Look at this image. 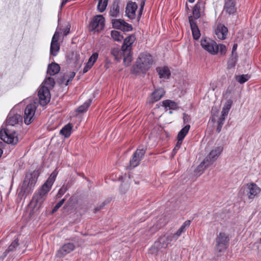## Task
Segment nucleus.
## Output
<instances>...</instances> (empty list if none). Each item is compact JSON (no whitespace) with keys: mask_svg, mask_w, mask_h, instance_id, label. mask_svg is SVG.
<instances>
[{"mask_svg":"<svg viewBox=\"0 0 261 261\" xmlns=\"http://www.w3.org/2000/svg\"><path fill=\"white\" fill-rule=\"evenodd\" d=\"M21 120L22 117L19 114H9L6 120V128L0 132V138L8 144L16 145L18 142L17 135L11 127L17 124Z\"/></svg>","mask_w":261,"mask_h":261,"instance_id":"nucleus-1","label":"nucleus"},{"mask_svg":"<svg viewBox=\"0 0 261 261\" xmlns=\"http://www.w3.org/2000/svg\"><path fill=\"white\" fill-rule=\"evenodd\" d=\"M49 191L41 187L37 192L34 193L30 203V206L33 208L32 213L38 212L47 197Z\"/></svg>","mask_w":261,"mask_h":261,"instance_id":"nucleus-2","label":"nucleus"},{"mask_svg":"<svg viewBox=\"0 0 261 261\" xmlns=\"http://www.w3.org/2000/svg\"><path fill=\"white\" fill-rule=\"evenodd\" d=\"M135 40V37L130 35L127 37L124 40L122 46L123 63L125 66H128L132 60L131 53L132 45Z\"/></svg>","mask_w":261,"mask_h":261,"instance_id":"nucleus-3","label":"nucleus"},{"mask_svg":"<svg viewBox=\"0 0 261 261\" xmlns=\"http://www.w3.org/2000/svg\"><path fill=\"white\" fill-rule=\"evenodd\" d=\"M153 60L152 56L148 53L141 54L136 61V72H144L149 69L152 64Z\"/></svg>","mask_w":261,"mask_h":261,"instance_id":"nucleus-4","label":"nucleus"},{"mask_svg":"<svg viewBox=\"0 0 261 261\" xmlns=\"http://www.w3.org/2000/svg\"><path fill=\"white\" fill-rule=\"evenodd\" d=\"M171 241V236H164L160 237L151 248L152 253L158 254L159 252H163L168 248Z\"/></svg>","mask_w":261,"mask_h":261,"instance_id":"nucleus-5","label":"nucleus"},{"mask_svg":"<svg viewBox=\"0 0 261 261\" xmlns=\"http://www.w3.org/2000/svg\"><path fill=\"white\" fill-rule=\"evenodd\" d=\"M200 44L202 47L211 55H215L218 53L217 43L213 40L206 37H202Z\"/></svg>","mask_w":261,"mask_h":261,"instance_id":"nucleus-6","label":"nucleus"},{"mask_svg":"<svg viewBox=\"0 0 261 261\" xmlns=\"http://www.w3.org/2000/svg\"><path fill=\"white\" fill-rule=\"evenodd\" d=\"M260 189L254 183L246 184L243 188V194L252 200L260 193Z\"/></svg>","mask_w":261,"mask_h":261,"instance_id":"nucleus-7","label":"nucleus"},{"mask_svg":"<svg viewBox=\"0 0 261 261\" xmlns=\"http://www.w3.org/2000/svg\"><path fill=\"white\" fill-rule=\"evenodd\" d=\"M146 150V148L145 146H139L129 161L130 167L134 168L139 165L145 153Z\"/></svg>","mask_w":261,"mask_h":261,"instance_id":"nucleus-8","label":"nucleus"},{"mask_svg":"<svg viewBox=\"0 0 261 261\" xmlns=\"http://www.w3.org/2000/svg\"><path fill=\"white\" fill-rule=\"evenodd\" d=\"M36 181L37 177L35 175L33 174L27 175L22 185V190L26 193L32 192Z\"/></svg>","mask_w":261,"mask_h":261,"instance_id":"nucleus-9","label":"nucleus"},{"mask_svg":"<svg viewBox=\"0 0 261 261\" xmlns=\"http://www.w3.org/2000/svg\"><path fill=\"white\" fill-rule=\"evenodd\" d=\"M229 241L228 237L225 233L220 232L216 239L215 251L221 252L224 250Z\"/></svg>","mask_w":261,"mask_h":261,"instance_id":"nucleus-10","label":"nucleus"},{"mask_svg":"<svg viewBox=\"0 0 261 261\" xmlns=\"http://www.w3.org/2000/svg\"><path fill=\"white\" fill-rule=\"evenodd\" d=\"M223 150L222 146L214 147L204 159L207 163L206 165H212L218 159Z\"/></svg>","mask_w":261,"mask_h":261,"instance_id":"nucleus-11","label":"nucleus"},{"mask_svg":"<svg viewBox=\"0 0 261 261\" xmlns=\"http://www.w3.org/2000/svg\"><path fill=\"white\" fill-rule=\"evenodd\" d=\"M36 110L35 103H31L27 106L24 112V122L29 125L31 123L34 119V115Z\"/></svg>","mask_w":261,"mask_h":261,"instance_id":"nucleus-12","label":"nucleus"},{"mask_svg":"<svg viewBox=\"0 0 261 261\" xmlns=\"http://www.w3.org/2000/svg\"><path fill=\"white\" fill-rule=\"evenodd\" d=\"M38 95L41 105L45 106L48 103L50 99L49 89L45 86L42 85L38 91Z\"/></svg>","mask_w":261,"mask_h":261,"instance_id":"nucleus-13","label":"nucleus"},{"mask_svg":"<svg viewBox=\"0 0 261 261\" xmlns=\"http://www.w3.org/2000/svg\"><path fill=\"white\" fill-rule=\"evenodd\" d=\"M105 27V18L101 15L95 16L90 23V28L92 31L99 32Z\"/></svg>","mask_w":261,"mask_h":261,"instance_id":"nucleus-14","label":"nucleus"},{"mask_svg":"<svg viewBox=\"0 0 261 261\" xmlns=\"http://www.w3.org/2000/svg\"><path fill=\"white\" fill-rule=\"evenodd\" d=\"M58 29V28L52 38L50 44V54L53 56H57L60 50V45L58 43L60 33Z\"/></svg>","mask_w":261,"mask_h":261,"instance_id":"nucleus-15","label":"nucleus"},{"mask_svg":"<svg viewBox=\"0 0 261 261\" xmlns=\"http://www.w3.org/2000/svg\"><path fill=\"white\" fill-rule=\"evenodd\" d=\"M75 248V246L73 243H68L63 245L57 251L56 256L58 257H62L66 254L70 253Z\"/></svg>","mask_w":261,"mask_h":261,"instance_id":"nucleus-16","label":"nucleus"},{"mask_svg":"<svg viewBox=\"0 0 261 261\" xmlns=\"http://www.w3.org/2000/svg\"><path fill=\"white\" fill-rule=\"evenodd\" d=\"M204 5L205 3L200 1L197 3V4L194 6L193 10V18L194 19H197L200 17L201 15L203 14L204 11Z\"/></svg>","mask_w":261,"mask_h":261,"instance_id":"nucleus-17","label":"nucleus"},{"mask_svg":"<svg viewBox=\"0 0 261 261\" xmlns=\"http://www.w3.org/2000/svg\"><path fill=\"white\" fill-rule=\"evenodd\" d=\"M138 8V5L135 2H130L126 7V15L130 19H134L136 17V11Z\"/></svg>","mask_w":261,"mask_h":261,"instance_id":"nucleus-18","label":"nucleus"},{"mask_svg":"<svg viewBox=\"0 0 261 261\" xmlns=\"http://www.w3.org/2000/svg\"><path fill=\"white\" fill-rule=\"evenodd\" d=\"M189 20L190 24L193 38L195 40H197L200 36V33L197 25L196 22L195 20L193 19L192 16H189Z\"/></svg>","mask_w":261,"mask_h":261,"instance_id":"nucleus-19","label":"nucleus"},{"mask_svg":"<svg viewBox=\"0 0 261 261\" xmlns=\"http://www.w3.org/2000/svg\"><path fill=\"white\" fill-rule=\"evenodd\" d=\"M165 92L163 88H159L154 91L149 98L150 103H154L159 100L165 94Z\"/></svg>","mask_w":261,"mask_h":261,"instance_id":"nucleus-20","label":"nucleus"},{"mask_svg":"<svg viewBox=\"0 0 261 261\" xmlns=\"http://www.w3.org/2000/svg\"><path fill=\"white\" fill-rule=\"evenodd\" d=\"M228 33L227 28L223 24H220L217 25L215 30V34L221 40H224L226 38Z\"/></svg>","mask_w":261,"mask_h":261,"instance_id":"nucleus-21","label":"nucleus"},{"mask_svg":"<svg viewBox=\"0 0 261 261\" xmlns=\"http://www.w3.org/2000/svg\"><path fill=\"white\" fill-rule=\"evenodd\" d=\"M57 175V172L55 170L50 175L49 177L48 178L45 182L41 186V187L43 188L47 191H49L56 179Z\"/></svg>","mask_w":261,"mask_h":261,"instance_id":"nucleus-22","label":"nucleus"},{"mask_svg":"<svg viewBox=\"0 0 261 261\" xmlns=\"http://www.w3.org/2000/svg\"><path fill=\"white\" fill-rule=\"evenodd\" d=\"M160 79H168L169 78L171 72L168 67L161 66L156 68Z\"/></svg>","mask_w":261,"mask_h":261,"instance_id":"nucleus-23","label":"nucleus"},{"mask_svg":"<svg viewBox=\"0 0 261 261\" xmlns=\"http://www.w3.org/2000/svg\"><path fill=\"white\" fill-rule=\"evenodd\" d=\"M60 70L59 64L56 63H52L49 64L47 68V73L50 75H54L58 73Z\"/></svg>","mask_w":261,"mask_h":261,"instance_id":"nucleus-24","label":"nucleus"},{"mask_svg":"<svg viewBox=\"0 0 261 261\" xmlns=\"http://www.w3.org/2000/svg\"><path fill=\"white\" fill-rule=\"evenodd\" d=\"M225 11L229 13L232 14L236 11L235 3L233 0H227L225 2Z\"/></svg>","mask_w":261,"mask_h":261,"instance_id":"nucleus-25","label":"nucleus"},{"mask_svg":"<svg viewBox=\"0 0 261 261\" xmlns=\"http://www.w3.org/2000/svg\"><path fill=\"white\" fill-rule=\"evenodd\" d=\"M72 127V125L69 123L66 125L61 129L60 134L65 138H68L71 135Z\"/></svg>","mask_w":261,"mask_h":261,"instance_id":"nucleus-26","label":"nucleus"},{"mask_svg":"<svg viewBox=\"0 0 261 261\" xmlns=\"http://www.w3.org/2000/svg\"><path fill=\"white\" fill-rule=\"evenodd\" d=\"M206 165L207 163L205 162L204 160H203L200 164L195 169V172L196 174L198 176L201 175L203 173V171L206 169V168L210 166V165Z\"/></svg>","mask_w":261,"mask_h":261,"instance_id":"nucleus-27","label":"nucleus"},{"mask_svg":"<svg viewBox=\"0 0 261 261\" xmlns=\"http://www.w3.org/2000/svg\"><path fill=\"white\" fill-rule=\"evenodd\" d=\"M162 104L163 106L165 108H168L169 109L175 110L177 108V104L169 99L163 101Z\"/></svg>","mask_w":261,"mask_h":261,"instance_id":"nucleus-28","label":"nucleus"},{"mask_svg":"<svg viewBox=\"0 0 261 261\" xmlns=\"http://www.w3.org/2000/svg\"><path fill=\"white\" fill-rule=\"evenodd\" d=\"M122 49L120 50L118 47H114L111 50V54L115 57V59L120 61L121 58H123V53Z\"/></svg>","mask_w":261,"mask_h":261,"instance_id":"nucleus-29","label":"nucleus"},{"mask_svg":"<svg viewBox=\"0 0 261 261\" xmlns=\"http://www.w3.org/2000/svg\"><path fill=\"white\" fill-rule=\"evenodd\" d=\"M190 128L189 124H187L184 128H182L178 133L177 139L180 140H183L187 133H188Z\"/></svg>","mask_w":261,"mask_h":261,"instance_id":"nucleus-30","label":"nucleus"},{"mask_svg":"<svg viewBox=\"0 0 261 261\" xmlns=\"http://www.w3.org/2000/svg\"><path fill=\"white\" fill-rule=\"evenodd\" d=\"M119 13V7L118 3L114 2L111 8L110 15L113 17H117Z\"/></svg>","mask_w":261,"mask_h":261,"instance_id":"nucleus-31","label":"nucleus"},{"mask_svg":"<svg viewBox=\"0 0 261 261\" xmlns=\"http://www.w3.org/2000/svg\"><path fill=\"white\" fill-rule=\"evenodd\" d=\"M108 0H98V3L97 6L98 11L102 13L106 9L108 5Z\"/></svg>","mask_w":261,"mask_h":261,"instance_id":"nucleus-32","label":"nucleus"},{"mask_svg":"<svg viewBox=\"0 0 261 261\" xmlns=\"http://www.w3.org/2000/svg\"><path fill=\"white\" fill-rule=\"evenodd\" d=\"M91 103V100L88 99L85 103L80 106L77 109V111L80 113H83L87 111Z\"/></svg>","mask_w":261,"mask_h":261,"instance_id":"nucleus-33","label":"nucleus"},{"mask_svg":"<svg viewBox=\"0 0 261 261\" xmlns=\"http://www.w3.org/2000/svg\"><path fill=\"white\" fill-rule=\"evenodd\" d=\"M124 20L121 19H113L112 20V23L113 28L122 30Z\"/></svg>","mask_w":261,"mask_h":261,"instance_id":"nucleus-34","label":"nucleus"},{"mask_svg":"<svg viewBox=\"0 0 261 261\" xmlns=\"http://www.w3.org/2000/svg\"><path fill=\"white\" fill-rule=\"evenodd\" d=\"M111 35L112 38L117 41H121L123 39V36L120 34V33L117 31H112Z\"/></svg>","mask_w":261,"mask_h":261,"instance_id":"nucleus-35","label":"nucleus"},{"mask_svg":"<svg viewBox=\"0 0 261 261\" xmlns=\"http://www.w3.org/2000/svg\"><path fill=\"white\" fill-rule=\"evenodd\" d=\"M250 78L248 74H243L241 75H237L236 76V80L240 84H243L247 82Z\"/></svg>","mask_w":261,"mask_h":261,"instance_id":"nucleus-36","label":"nucleus"},{"mask_svg":"<svg viewBox=\"0 0 261 261\" xmlns=\"http://www.w3.org/2000/svg\"><path fill=\"white\" fill-rule=\"evenodd\" d=\"M43 84L44 86L48 87L49 89V88H52L54 87L55 82L53 78L48 77L45 80Z\"/></svg>","mask_w":261,"mask_h":261,"instance_id":"nucleus-37","label":"nucleus"},{"mask_svg":"<svg viewBox=\"0 0 261 261\" xmlns=\"http://www.w3.org/2000/svg\"><path fill=\"white\" fill-rule=\"evenodd\" d=\"M75 75V72H69L66 75H65L63 77L64 80H66L65 85L67 86L68 85L69 83L70 82L72 79L74 78Z\"/></svg>","mask_w":261,"mask_h":261,"instance_id":"nucleus-38","label":"nucleus"},{"mask_svg":"<svg viewBox=\"0 0 261 261\" xmlns=\"http://www.w3.org/2000/svg\"><path fill=\"white\" fill-rule=\"evenodd\" d=\"M18 239H16L9 246L8 249L6 250L5 253H8L11 251H13L15 250L16 248L18 246Z\"/></svg>","mask_w":261,"mask_h":261,"instance_id":"nucleus-39","label":"nucleus"},{"mask_svg":"<svg viewBox=\"0 0 261 261\" xmlns=\"http://www.w3.org/2000/svg\"><path fill=\"white\" fill-rule=\"evenodd\" d=\"M98 57V54L97 53H93L92 56L89 58L88 63L90 64L93 66L94 63L96 62Z\"/></svg>","mask_w":261,"mask_h":261,"instance_id":"nucleus-40","label":"nucleus"},{"mask_svg":"<svg viewBox=\"0 0 261 261\" xmlns=\"http://www.w3.org/2000/svg\"><path fill=\"white\" fill-rule=\"evenodd\" d=\"M67 190V186L63 185L59 190L56 196L58 198L62 197L65 193Z\"/></svg>","mask_w":261,"mask_h":261,"instance_id":"nucleus-41","label":"nucleus"},{"mask_svg":"<svg viewBox=\"0 0 261 261\" xmlns=\"http://www.w3.org/2000/svg\"><path fill=\"white\" fill-rule=\"evenodd\" d=\"M191 221L187 220L182 224V225L180 227L179 229H180V230L184 233V232L186 231V229L189 227Z\"/></svg>","mask_w":261,"mask_h":261,"instance_id":"nucleus-42","label":"nucleus"},{"mask_svg":"<svg viewBox=\"0 0 261 261\" xmlns=\"http://www.w3.org/2000/svg\"><path fill=\"white\" fill-rule=\"evenodd\" d=\"M217 47H218V52L219 51L220 54L221 55H224L226 51V47L225 45L223 44H217Z\"/></svg>","mask_w":261,"mask_h":261,"instance_id":"nucleus-43","label":"nucleus"},{"mask_svg":"<svg viewBox=\"0 0 261 261\" xmlns=\"http://www.w3.org/2000/svg\"><path fill=\"white\" fill-rule=\"evenodd\" d=\"M65 200V199H62L58 203L56 204L55 207L53 208L52 210V213H54L63 204Z\"/></svg>","mask_w":261,"mask_h":261,"instance_id":"nucleus-44","label":"nucleus"},{"mask_svg":"<svg viewBox=\"0 0 261 261\" xmlns=\"http://www.w3.org/2000/svg\"><path fill=\"white\" fill-rule=\"evenodd\" d=\"M122 25L123 26H122L121 30H123V31L128 32V31H131L133 29L132 25L126 23L124 21V23H123Z\"/></svg>","mask_w":261,"mask_h":261,"instance_id":"nucleus-45","label":"nucleus"},{"mask_svg":"<svg viewBox=\"0 0 261 261\" xmlns=\"http://www.w3.org/2000/svg\"><path fill=\"white\" fill-rule=\"evenodd\" d=\"M177 140H178V141H177V143L176 144V146L174 148V149L173 150V151H172V153L173 154H175L176 153L177 150H178L179 148L180 147V146H181V143H182V140H180L179 139H177Z\"/></svg>","mask_w":261,"mask_h":261,"instance_id":"nucleus-46","label":"nucleus"},{"mask_svg":"<svg viewBox=\"0 0 261 261\" xmlns=\"http://www.w3.org/2000/svg\"><path fill=\"white\" fill-rule=\"evenodd\" d=\"M183 232L180 230V229H178L172 236V239H174L176 240L178 238L182 233Z\"/></svg>","mask_w":261,"mask_h":261,"instance_id":"nucleus-47","label":"nucleus"},{"mask_svg":"<svg viewBox=\"0 0 261 261\" xmlns=\"http://www.w3.org/2000/svg\"><path fill=\"white\" fill-rule=\"evenodd\" d=\"M190 120V117L187 114L184 113L183 114V121L185 124L189 123Z\"/></svg>","mask_w":261,"mask_h":261,"instance_id":"nucleus-48","label":"nucleus"},{"mask_svg":"<svg viewBox=\"0 0 261 261\" xmlns=\"http://www.w3.org/2000/svg\"><path fill=\"white\" fill-rule=\"evenodd\" d=\"M92 67V66L90 64L87 63L86 66L84 68L83 73H86Z\"/></svg>","mask_w":261,"mask_h":261,"instance_id":"nucleus-49","label":"nucleus"},{"mask_svg":"<svg viewBox=\"0 0 261 261\" xmlns=\"http://www.w3.org/2000/svg\"><path fill=\"white\" fill-rule=\"evenodd\" d=\"M225 117L221 116L218 121V124L223 125L225 121Z\"/></svg>","mask_w":261,"mask_h":261,"instance_id":"nucleus-50","label":"nucleus"},{"mask_svg":"<svg viewBox=\"0 0 261 261\" xmlns=\"http://www.w3.org/2000/svg\"><path fill=\"white\" fill-rule=\"evenodd\" d=\"M229 111H228V109H224L223 108L221 111V116L225 117L228 114Z\"/></svg>","mask_w":261,"mask_h":261,"instance_id":"nucleus-51","label":"nucleus"},{"mask_svg":"<svg viewBox=\"0 0 261 261\" xmlns=\"http://www.w3.org/2000/svg\"><path fill=\"white\" fill-rule=\"evenodd\" d=\"M70 29V25L68 24L64 31V35H67L69 33Z\"/></svg>","mask_w":261,"mask_h":261,"instance_id":"nucleus-52","label":"nucleus"},{"mask_svg":"<svg viewBox=\"0 0 261 261\" xmlns=\"http://www.w3.org/2000/svg\"><path fill=\"white\" fill-rule=\"evenodd\" d=\"M104 206V203H102L99 206H97L95 209V212H96L98 211H99L100 210H101L102 208V207H103Z\"/></svg>","mask_w":261,"mask_h":261,"instance_id":"nucleus-53","label":"nucleus"},{"mask_svg":"<svg viewBox=\"0 0 261 261\" xmlns=\"http://www.w3.org/2000/svg\"><path fill=\"white\" fill-rule=\"evenodd\" d=\"M222 125H219L218 124V126L217 127V129H216V130L218 133H220L221 130V128L222 127Z\"/></svg>","mask_w":261,"mask_h":261,"instance_id":"nucleus-54","label":"nucleus"},{"mask_svg":"<svg viewBox=\"0 0 261 261\" xmlns=\"http://www.w3.org/2000/svg\"><path fill=\"white\" fill-rule=\"evenodd\" d=\"M223 108L224 109H228V111H229L230 108V105L228 104L225 106Z\"/></svg>","mask_w":261,"mask_h":261,"instance_id":"nucleus-55","label":"nucleus"},{"mask_svg":"<svg viewBox=\"0 0 261 261\" xmlns=\"http://www.w3.org/2000/svg\"><path fill=\"white\" fill-rule=\"evenodd\" d=\"M237 47V44H234L232 47V54H233V52L236 51Z\"/></svg>","mask_w":261,"mask_h":261,"instance_id":"nucleus-56","label":"nucleus"},{"mask_svg":"<svg viewBox=\"0 0 261 261\" xmlns=\"http://www.w3.org/2000/svg\"><path fill=\"white\" fill-rule=\"evenodd\" d=\"M67 1L68 0H63L61 3V7H63L64 5H65Z\"/></svg>","mask_w":261,"mask_h":261,"instance_id":"nucleus-57","label":"nucleus"},{"mask_svg":"<svg viewBox=\"0 0 261 261\" xmlns=\"http://www.w3.org/2000/svg\"><path fill=\"white\" fill-rule=\"evenodd\" d=\"M67 1L68 0H63L61 3V7H63L64 5H65Z\"/></svg>","mask_w":261,"mask_h":261,"instance_id":"nucleus-58","label":"nucleus"},{"mask_svg":"<svg viewBox=\"0 0 261 261\" xmlns=\"http://www.w3.org/2000/svg\"><path fill=\"white\" fill-rule=\"evenodd\" d=\"M144 3H145V2H144V1H143L142 2V5H141V9H143V7H144Z\"/></svg>","mask_w":261,"mask_h":261,"instance_id":"nucleus-59","label":"nucleus"},{"mask_svg":"<svg viewBox=\"0 0 261 261\" xmlns=\"http://www.w3.org/2000/svg\"><path fill=\"white\" fill-rule=\"evenodd\" d=\"M3 153V151L0 148V157L1 156L2 154Z\"/></svg>","mask_w":261,"mask_h":261,"instance_id":"nucleus-60","label":"nucleus"},{"mask_svg":"<svg viewBox=\"0 0 261 261\" xmlns=\"http://www.w3.org/2000/svg\"><path fill=\"white\" fill-rule=\"evenodd\" d=\"M195 1V0H189V2L191 3H194Z\"/></svg>","mask_w":261,"mask_h":261,"instance_id":"nucleus-61","label":"nucleus"}]
</instances>
